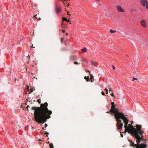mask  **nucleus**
<instances>
[{
  "instance_id": "nucleus-1",
  "label": "nucleus",
  "mask_w": 148,
  "mask_h": 148,
  "mask_svg": "<svg viewBox=\"0 0 148 148\" xmlns=\"http://www.w3.org/2000/svg\"><path fill=\"white\" fill-rule=\"evenodd\" d=\"M48 104L47 102L40 104V107H32L31 110H34V119L40 123H43L46 122L47 119L51 118L50 115L52 112L47 108Z\"/></svg>"
},
{
  "instance_id": "nucleus-2",
  "label": "nucleus",
  "mask_w": 148,
  "mask_h": 148,
  "mask_svg": "<svg viewBox=\"0 0 148 148\" xmlns=\"http://www.w3.org/2000/svg\"><path fill=\"white\" fill-rule=\"evenodd\" d=\"M122 119L125 123L124 127L125 132H128L133 135L134 137L139 134H141L144 133V131L141 130L142 126L141 125H137L133 126L130 124L128 125L129 120L125 116Z\"/></svg>"
},
{
  "instance_id": "nucleus-3",
  "label": "nucleus",
  "mask_w": 148,
  "mask_h": 148,
  "mask_svg": "<svg viewBox=\"0 0 148 148\" xmlns=\"http://www.w3.org/2000/svg\"><path fill=\"white\" fill-rule=\"evenodd\" d=\"M111 112L115 114V118L117 121L116 125L118 126L117 129L121 130L122 128L123 124L121 122V120L120 119H122L123 118H125V116L124 113L119 112L118 110L116 108Z\"/></svg>"
},
{
  "instance_id": "nucleus-4",
  "label": "nucleus",
  "mask_w": 148,
  "mask_h": 148,
  "mask_svg": "<svg viewBox=\"0 0 148 148\" xmlns=\"http://www.w3.org/2000/svg\"><path fill=\"white\" fill-rule=\"evenodd\" d=\"M136 139V141L138 143V145H136L137 146L136 148H146L147 147V144L145 143H140L141 141L145 142L146 143V140L143 138V134L139 135L134 137Z\"/></svg>"
},
{
  "instance_id": "nucleus-5",
  "label": "nucleus",
  "mask_w": 148,
  "mask_h": 148,
  "mask_svg": "<svg viewBox=\"0 0 148 148\" xmlns=\"http://www.w3.org/2000/svg\"><path fill=\"white\" fill-rule=\"evenodd\" d=\"M140 3L143 6H145L148 10V1L147 0H140Z\"/></svg>"
},
{
  "instance_id": "nucleus-6",
  "label": "nucleus",
  "mask_w": 148,
  "mask_h": 148,
  "mask_svg": "<svg viewBox=\"0 0 148 148\" xmlns=\"http://www.w3.org/2000/svg\"><path fill=\"white\" fill-rule=\"evenodd\" d=\"M141 25L144 28H145L147 26V22L145 20H143L140 21Z\"/></svg>"
},
{
  "instance_id": "nucleus-7",
  "label": "nucleus",
  "mask_w": 148,
  "mask_h": 148,
  "mask_svg": "<svg viewBox=\"0 0 148 148\" xmlns=\"http://www.w3.org/2000/svg\"><path fill=\"white\" fill-rule=\"evenodd\" d=\"M116 8L118 11L119 12H124V10L121 8V6L120 5H117L116 6Z\"/></svg>"
},
{
  "instance_id": "nucleus-8",
  "label": "nucleus",
  "mask_w": 148,
  "mask_h": 148,
  "mask_svg": "<svg viewBox=\"0 0 148 148\" xmlns=\"http://www.w3.org/2000/svg\"><path fill=\"white\" fill-rule=\"evenodd\" d=\"M129 141L130 142V145L132 147L135 146L136 147L137 145H138V143L137 144H134V143L133 142L132 140H129Z\"/></svg>"
},
{
  "instance_id": "nucleus-9",
  "label": "nucleus",
  "mask_w": 148,
  "mask_h": 148,
  "mask_svg": "<svg viewBox=\"0 0 148 148\" xmlns=\"http://www.w3.org/2000/svg\"><path fill=\"white\" fill-rule=\"evenodd\" d=\"M114 102H111L112 106L111 107V109L110 110V112H112L115 109V107L114 105Z\"/></svg>"
},
{
  "instance_id": "nucleus-10",
  "label": "nucleus",
  "mask_w": 148,
  "mask_h": 148,
  "mask_svg": "<svg viewBox=\"0 0 148 148\" xmlns=\"http://www.w3.org/2000/svg\"><path fill=\"white\" fill-rule=\"evenodd\" d=\"M61 10V8L58 7H57L56 9V11L57 13H59L60 12Z\"/></svg>"
},
{
  "instance_id": "nucleus-11",
  "label": "nucleus",
  "mask_w": 148,
  "mask_h": 148,
  "mask_svg": "<svg viewBox=\"0 0 148 148\" xmlns=\"http://www.w3.org/2000/svg\"><path fill=\"white\" fill-rule=\"evenodd\" d=\"M91 62L92 64L93 65H94L96 67H97L98 64L97 62H95V61H91Z\"/></svg>"
},
{
  "instance_id": "nucleus-12",
  "label": "nucleus",
  "mask_w": 148,
  "mask_h": 148,
  "mask_svg": "<svg viewBox=\"0 0 148 148\" xmlns=\"http://www.w3.org/2000/svg\"><path fill=\"white\" fill-rule=\"evenodd\" d=\"M90 80L91 81V82H92L94 80V79H93V76H92V75H91V74H90Z\"/></svg>"
},
{
  "instance_id": "nucleus-13",
  "label": "nucleus",
  "mask_w": 148,
  "mask_h": 148,
  "mask_svg": "<svg viewBox=\"0 0 148 148\" xmlns=\"http://www.w3.org/2000/svg\"><path fill=\"white\" fill-rule=\"evenodd\" d=\"M84 79H86V81H88L89 80V76L86 77L85 76L84 78Z\"/></svg>"
},
{
  "instance_id": "nucleus-14",
  "label": "nucleus",
  "mask_w": 148,
  "mask_h": 148,
  "mask_svg": "<svg viewBox=\"0 0 148 148\" xmlns=\"http://www.w3.org/2000/svg\"><path fill=\"white\" fill-rule=\"evenodd\" d=\"M116 32V30H113L111 29H110V32L111 33H114Z\"/></svg>"
},
{
  "instance_id": "nucleus-15",
  "label": "nucleus",
  "mask_w": 148,
  "mask_h": 148,
  "mask_svg": "<svg viewBox=\"0 0 148 148\" xmlns=\"http://www.w3.org/2000/svg\"><path fill=\"white\" fill-rule=\"evenodd\" d=\"M81 50L83 52H85L87 51V49L86 48H84L83 49H82Z\"/></svg>"
},
{
  "instance_id": "nucleus-16",
  "label": "nucleus",
  "mask_w": 148,
  "mask_h": 148,
  "mask_svg": "<svg viewBox=\"0 0 148 148\" xmlns=\"http://www.w3.org/2000/svg\"><path fill=\"white\" fill-rule=\"evenodd\" d=\"M67 20V19L65 17H63L62 18L63 21H66Z\"/></svg>"
},
{
  "instance_id": "nucleus-17",
  "label": "nucleus",
  "mask_w": 148,
  "mask_h": 148,
  "mask_svg": "<svg viewBox=\"0 0 148 148\" xmlns=\"http://www.w3.org/2000/svg\"><path fill=\"white\" fill-rule=\"evenodd\" d=\"M110 95L112 97H115V96L114 95L113 93H112L111 94H110Z\"/></svg>"
},
{
  "instance_id": "nucleus-18",
  "label": "nucleus",
  "mask_w": 148,
  "mask_h": 148,
  "mask_svg": "<svg viewBox=\"0 0 148 148\" xmlns=\"http://www.w3.org/2000/svg\"><path fill=\"white\" fill-rule=\"evenodd\" d=\"M44 134H45V135H46L47 136V137H48V135L49 134V133H48V132H46L45 133H44Z\"/></svg>"
},
{
  "instance_id": "nucleus-19",
  "label": "nucleus",
  "mask_w": 148,
  "mask_h": 148,
  "mask_svg": "<svg viewBox=\"0 0 148 148\" xmlns=\"http://www.w3.org/2000/svg\"><path fill=\"white\" fill-rule=\"evenodd\" d=\"M138 79L136 78L133 77V81H134L135 80H137Z\"/></svg>"
},
{
  "instance_id": "nucleus-20",
  "label": "nucleus",
  "mask_w": 148,
  "mask_h": 148,
  "mask_svg": "<svg viewBox=\"0 0 148 148\" xmlns=\"http://www.w3.org/2000/svg\"><path fill=\"white\" fill-rule=\"evenodd\" d=\"M50 147H53V145L52 143L50 144Z\"/></svg>"
},
{
  "instance_id": "nucleus-21",
  "label": "nucleus",
  "mask_w": 148,
  "mask_h": 148,
  "mask_svg": "<svg viewBox=\"0 0 148 148\" xmlns=\"http://www.w3.org/2000/svg\"><path fill=\"white\" fill-rule=\"evenodd\" d=\"M112 90L111 88H109V92H112Z\"/></svg>"
},
{
  "instance_id": "nucleus-22",
  "label": "nucleus",
  "mask_w": 148,
  "mask_h": 148,
  "mask_svg": "<svg viewBox=\"0 0 148 148\" xmlns=\"http://www.w3.org/2000/svg\"><path fill=\"white\" fill-rule=\"evenodd\" d=\"M101 94H102V95H105V93L103 91H102Z\"/></svg>"
},
{
  "instance_id": "nucleus-23",
  "label": "nucleus",
  "mask_w": 148,
  "mask_h": 148,
  "mask_svg": "<svg viewBox=\"0 0 148 148\" xmlns=\"http://www.w3.org/2000/svg\"><path fill=\"white\" fill-rule=\"evenodd\" d=\"M74 64H78V63L77 62H74Z\"/></svg>"
},
{
  "instance_id": "nucleus-24",
  "label": "nucleus",
  "mask_w": 148,
  "mask_h": 148,
  "mask_svg": "<svg viewBox=\"0 0 148 148\" xmlns=\"http://www.w3.org/2000/svg\"><path fill=\"white\" fill-rule=\"evenodd\" d=\"M38 101L39 104H40L41 103V101L39 100V99H38Z\"/></svg>"
},
{
  "instance_id": "nucleus-25",
  "label": "nucleus",
  "mask_w": 148,
  "mask_h": 148,
  "mask_svg": "<svg viewBox=\"0 0 148 148\" xmlns=\"http://www.w3.org/2000/svg\"><path fill=\"white\" fill-rule=\"evenodd\" d=\"M66 4H67V6H69L70 5L69 3H66Z\"/></svg>"
},
{
  "instance_id": "nucleus-26",
  "label": "nucleus",
  "mask_w": 148,
  "mask_h": 148,
  "mask_svg": "<svg viewBox=\"0 0 148 148\" xmlns=\"http://www.w3.org/2000/svg\"><path fill=\"white\" fill-rule=\"evenodd\" d=\"M29 108V105H28L27 107V110H28V108Z\"/></svg>"
},
{
  "instance_id": "nucleus-27",
  "label": "nucleus",
  "mask_w": 148,
  "mask_h": 148,
  "mask_svg": "<svg viewBox=\"0 0 148 148\" xmlns=\"http://www.w3.org/2000/svg\"><path fill=\"white\" fill-rule=\"evenodd\" d=\"M67 15H69L70 16L71 15V14H69V12H67Z\"/></svg>"
},
{
  "instance_id": "nucleus-28",
  "label": "nucleus",
  "mask_w": 148,
  "mask_h": 148,
  "mask_svg": "<svg viewBox=\"0 0 148 148\" xmlns=\"http://www.w3.org/2000/svg\"><path fill=\"white\" fill-rule=\"evenodd\" d=\"M112 67L113 68V69L114 70L115 69V68L114 67V66L113 65H112Z\"/></svg>"
},
{
  "instance_id": "nucleus-29",
  "label": "nucleus",
  "mask_w": 148,
  "mask_h": 148,
  "mask_svg": "<svg viewBox=\"0 0 148 148\" xmlns=\"http://www.w3.org/2000/svg\"><path fill=\"white\" fill-rule=\"evenodd\" d=\"M86 72H89V74H90V72H89V71H88V70H86Z\"/></svg>"
},
{
  "instance_id": "nucleus-30",
  "label": "nucleus",
  "mask_w": 148,
  "mask_h": 148,
  "mask_svg": "<svg viewBox=\"0 0 148 148\" xmlns=\"http://www.w3.org/2000/svg\"><path fill=\"white\" fill-rule=\"evenodd\" d=\"M130 122H131V124H133L134 123L133 121H130Z\"/></svg>"
},
{
  "instance_id": "nucleus-31",
  "label": "nucleus",
  "mask_w": 148,
  "mask_h": 148,
  "mask_svg": "<svg viewBox=\"0 0 148 148\" xmlns=\"http://www.w3.org/2000/svg\"><path fill=\"white\" fill-rule=\"evenodd\" d=\"M121 136L122 137H123V134H122L121 133Z\"/></svg>"
},
{
  "instance_id": "nucleus-32",
  "label": "nucleus",
  "mask_w": 148,
  "mask_h": 148,
  "mask_svg": "<svg viewBox=\"0 0 148 148\" xmlns=\"http://www.w3.org/2000/svg\"><path fill=\"white\" fill-rule=\"evenodd\" d=\"M47 124H45V127H47Z\"/></svg>"
},
{
  "instance_id": "nucleus-33",
  "label": "nucleus",
  "mask_w": 148,
  "mask_h": 148,
  "mask_svg": "<svg viewBox=\"0 0 148 148\" xmlns=\"http://www.w3.org/2000/svg\"><path fill=\"white\" fill-rule=\"evenodd\" d=\"M30 90H31V92H32L33 91V89H30Z\"/></svg>"
},
{
  "instance_id": "nucleus-34",
  "label": "nucleus",
  "mask_w": 148,
  "mask_h": 148,
  "mask_svg": "<svg viewBox=\"0 0 148 148\" xmlns=\"http://www.w3.org/2000/svg\"><path fill=\"white\" fill-rule=\"evenodd\" d=\"M62 32L63 33H64L65 32V30H62Z\"/></svg>"
},
{
  "instance_id": "nucleus-35",
  "label": "nucleus",
  "mask_w": 148,
  "mask_h": 148,
  "mask_svg": "<svg viewBox=\"0 0 148 148\" xmlns=\"http://www.w3.org/2000/svg\"><path fill=\"white\" fill-rule=\"evenodd\" d=\"M37 15V14H36V15H35V16H34L33 17V18H34L35 17H36V16Z\"/></svg>"
},
{
  "instance_id": "nucleus-36",
  "label": "nucleus",
  "mask_w": 148,
  "mask_h": 148,
  "mask_svg": "<svg viewBox=\"0 0 148 148\" xmlns=\"http://www.w3.org/2000/svg\"><path fill=\"white\" fill-rule=\"evenodd\" d=\"M32 46H31V47H33V48H34L35 47H33V44L32 45Z\"/></svg>"
},
{
  "instance_id": "nucleus-37",
  "label": "nucleus",
  "mask_w": 148,
  "mask_h": 148,
  "mask_svg": "<svg viewBox=\"0 0 148 148\" xmlns=\"http://www.w3.org/2000/svg\"><path fill=\"white\" fill-rule=\"evenodd\" d=\"M66 21H67L68 22H70V21L68 19H67V20Z\"/></svg>"
},
{
  "instance_id": "nucleus-38",
  "label": "nucleus",
  "mask_w": 148,
  "mask_h": 148,
  "mask_svg": "<svg viewBox=\"0 0 148 148\" xmlns=\"http://www.w3.org/2000/svg\"><path fill=\"white\" fill-rule=\"evenodd\" d=\"M105 90H106V91H107V90H108V89H107L106 88H105Z\"/></svg>"
},
{
  "instance_id": "nucleus-39",
  "label": "nucleus",
  "mask_w": 148,
  "mask_h": 148,
  "mask_svg": "<svg viewBox=\"0 0 148 148\" xmlns=\"http://www.w3.org/2000/svg\"><path fill=\"white\" fill-rule=\"evenodd\" d=\"M96 0L97 1H100L101 0Z\"/></svg>"
},
{
  "instance_id": "nucleus-40",
  "label": "nucleus",
  "mask_w": 148,
  "mask_h": 148,
  "mask_svg": "<svg viewBox=\"0 0 148 148\" xmlns=\"http://www.w3.org/2000/svg\"><path fill=\"white\" fill-rule=\"evenodd\" d=\"M34 78H36V79H37V78L36 77H34Z\"/></svg>"
},
{
  "instance_id": "nucleus-41",
  "label": "nucleus",
  "mask_w": 148,
  "mask_h": 148,
  "mask_svg": "<svg viewBox=\"0 0 148 148\" xmlns=\"http://www.w3.org/2000/svg\"><path fill=\"white\" fill-rule=\"evenodd\" d=\"M106 94H107L108 93V90H107V91H106Z\"/></svg>"
},
{
  "instance_id": "nucleus-42",
  "label": "nucleus",
  "mask_w": 148,
  "mask_h": 148,
  "mask_svg": "<svg viewBox=\"0 0 148 148\" xmlns=\"http://www.w3.org/2000/svg\"><path fill=\"white\" fill-rule=\"evenodd\" d=\"M63 38H62L61 39V41H63Z\"/></svg>"
},
{
  "instance_id": "nucleus-43",
  "label": "nucleus",
  "mask_w": 148,
  "mask_h": 148,
  "mask_svg": "<svg viewBox=\"0 0 148 148\" xmlns=\"http://www.w3.org/2000/svg\"><path fill=\"white\" fill-rule=\"evenodd\" d=\"M68 35V33H66V35Z\"/></svg>"
},
{
  "instance_id": "nucleus-44",
  "label": "nucleus",
  "mask_w": 148,
  "mask_h": 148,
  "mask_svg": "<svg viewBox=\"0 0 148 148\" xmlns=\"http://www.w3.org/2000/svg\"><path fill=\"white\" fill-rule=\"evenodd\" d=\"M107 113H109V112H108V111H107Z\"/></svg>"
},
{
  "instance_id": "nucleus-45",
  "label": "nucleus",
  "mask_w": 148,
  "mask_h": 148,
  "mask_svg": "<svg viewBox=\"0 0 148 148\" xmlns=\"http://www.w3.org/2000/svg\"><path fill=\"white\" fill-rule=\"evenodd\" d=\"M50 148H53V147H51Z\"/></svg>"
},
{
  "instance_id": "nucleus-46",
  "label": "nucleus",
  "mask_w": 148,
  "mask_h": 148,
  "mask_svg": "<svg viewBox=\"0 0 148 148\" xmlns=\"http://www.w3.org/2000/svg\"><path fill=\"white\" fill-rule=\"evenodd\" d=\"M42 129H44V127H42Z\"/></svg>"
},
{
  "instance_id": "nucleus-47",
  "label": "nucleus",
  "mask_w": 148,
  "mask_h": 148,
  "mask_svg": "<svg viewBox=\"0 0 148 148\" xmlns=\"http://www.w3.org/2000/svg\"><path fill=\"white\" fill-rule=\"evenodd\" d=\"M39 20H40V19H41V18H39Z\"/></svg>"
},
{
  "instance_id": "nucleus-48",
  "label": "nucleus",
  "mask_w": 148,
  "mask_h": 148,
  "mask_svg": "<svg viewBox=\"0 0 148 148\" xmlns=\"http://www.w3.org/2000/svg\"><path fill=\"white\" fill-rule=\"evenodd\" d=\"M48 143H49V144H50V143H49V142H48Z\"/></svg>"
}]
</instances>
